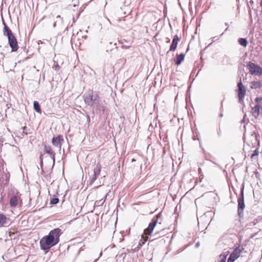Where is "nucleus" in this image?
<instances>
[{"label": "nucleus", "mask_w": 262, "mask_h": 262, "mask_svg": "<svg viewBox=\"0 0 262 262\" xmlns=\"http://www.w3.org/2000/svg\"><path fill=\"white\" fill-rule=\"evenodd\" d=\"M129 231L130 230H123V231H120L119 233L121 234V235L122 236H124V234L125 233V234H128L129 233Z\"/></svg>", "instance_id": "cd10ccee"}, {"label": "nucleus", "mask_w": 262, "mask_h": 262, "mask_svg": "<svg viewBox=\"0 0 262 262\" xmlns=\"http://www.w3.org/2000/svg\"><path fill=\"white\" fill-rule=\"evenodd\" d=\"M33 107H34V109L38 113H41V110L40 108V105L39 104V103L36 101H34L33 102Z\"/></svg>", "instance_id": "412c9836"}, {"label": "nucleus", "mask_w": 262, "mask_h": 262, "mask_svg": "<svg viewBox=\"0 0 262 262\" xmlns=\"http://www.w3.org/2000/svg\"><path fill=\"white\" fill-rule=\"evenodd\" d=\"M238 42L240 45L244 47H246L248 45V41L246 38H239L238 39Z\"/></svg>", "instance_id": "aec40b11"}, {"label": "nucleus", "mask_w": 262, "mask_h": 262, "mask_svg": "<svg viewBox=\"0 0 262 262\" xmlns=\"http://www.w3.org/2000/svg\"><path fill=\"white\" fill-rule=\"evenodd\" d=\"M241 123H244V122H245V119H244V118H243V119L241 120Z\"/></svg>", "instance_id": "c9c22d12"}, {"label": "nucleus", "mask_w": 262, "mask_h": 262, "mask_svg": "<svg viewBox=\"0 0 262 262\" xmlns=\"http://www.w3.org/2000/svg\"><path fill=\"white\" fill-rule=\"evenodd\" d=\"M255 101L257 103V104H259V103L262 101V97H257L255 98Z\"/></svg>", "instance_id": "bb28decb"}, {"label": "nucleus", "mask_w": 262, "mask_h": 262, "mask_svg": "<svg viewBox=\"0 0 262 262\" xmlns=\"http://www.w3.org/2000/svg\"><path fill=\"white\" fill-rule=\"evenodd\" d=\"M44 149L46 153L50 155V156L53 158V160L54 161L55 154L52 150L51 147L49 145H45Z\"/></svg>", "instance_id": "2eb2a0df"}, {"label": "nucleus", "mask_w": 262, "mask_h": 262, "mask_svg": "<svg viewBox=\"0 0 262 262\" xmlns=\"http://www.w3.org/2000/svg\"><path fill=\"white\" fill-rule=\"evenodd\" d=\"M4 35L8 37L9 44L11 48L12 51L15 52L18 49L17 39L13 34L11 30L7 26L6 24L4 22Z\"/></svg>", "instance_id": "f03ea898"}, {"label": "nucleus", "mask_w": 262, "mask_h": 262, "mask_svg": "<svg viewBox=\"0 0 262 262\" xmlns=\"http://www.w3.org/2000/svg\"><path fill=\"white\" fill-rule=\"evenodd\" d=\"M180 39L178 35H175L172 40L171 45L170 47L169 51H174L177 47L178 43V41H179Z\"/></svg>", "instance_id": "4468645a"}, {"label": "nucleus", "mask_w": 262, "mask_h": 262, "mask_svg": "<svg viewBox=\"0 0 262 262\" xmlns=\"http://www.w3.org/2000/svg\"><path fill=\"white\" fill-rule=\"evenodd\" d=\"M223 113H221V114H220V117H223Z\"/></svg>", "instance_id": "4c0bfd02"}, {"label": "nucleus", "mask_w": 262, "mask_h": 262, "mask_svg": "<svg viewBox=\"0 0 262 262\" xmlns=\"http://www.w3.org/2000/svg\"><path fill=\"white\" fill-rule=\"evenodd\" d=\"M19 202H21V194L17 192L16 194L11 196L10 199V205L12 208L16 207Z\"/></svg>", "instance_id": "0eeeda50"}, {"label": "nucleus", "mask_w": 262, "mask_h": 262, "mask_svg": "<svg viewBox=\"0 0 262 262\" xmlns=\"http://www.w3.org/2000/svg\"><path fill=\"white\" fill-rule=\"evenodd\" d=\"M39 158H40V159L41 160V162H42L43 155H40Z\"/></svg>", "instance_id": "473e14b6"}, {"label": "nucleus", "mask_w": 262, "mask_h": 262, "mask_svg": "<svg viewBox=\"0 0 262 262\" xmlns=\"http://www.w3.org/2000/svg\"><path fill=\"white\" fill-rule=\"evenodd\" d=\"M245 96L244 95H238L239 103H240L241 104H243L244 103V98Z\"/></svg>", "instance_id": "a878e982"}, {"label": "nucleus", "mask_w": 262, "mask_h": 262, "mask_svg": "<svg viewBox=\"0 0 262 262\" xmlns=\"http://www.w3.org/2000/svg\"><path fill=\"white\" fill-rule=\"evenodd\" d=\"M260 5L262 7V0H261V1H260Z\"/></svg>", "instance_id": "a19ab883"}, {"label": "nucleus", "mask_w": 262, "mask_h": 262, "mask_svg": "<svg viewBox=\"0 0 262 262\" xmlns=\"http://www.w3.org/2000/svg\"><path fill=\"white\" fill-rule=\"evenodd\" d=\"M59 202V200L57 198H52L50 200V204L52 205H55Z\"/></svg>", "instance_id": "b1692460"}, {"label": "nucleus", "mask_w": 262, "mask_h": 262, "mask_svg": "<svg viewBox=\"0 0 262 262\" xmlns=\"http://www.w3.org/2000/svg\"><path fill=\"white\" fill-rule=\"evenodd\" d=\"M217 134H218L219 136H221V130H220V129H219V130L217 131Z\"/></svg>", "instance_id": "72a5a7b5"}, {"label": "nucleus", "mask_w": 262, "mask_h": 262, "mask_svg": "<svg viewBox=\"0 0 262 262\" xmlns=\"http://www.w3.org/2000/svg\"><path fill=\"white\" fill-rule=\"evenodd\" d=\"M238 88V95H246V90L244 86V85L242 82L241 78H240L239 81L237 83Z\"/></svg>", "instance_id": "ddd939ff"}, {"label": "nucleus", "mask_w": 262, "mask_h": 262, "mask_svg": "<svg viewBox=\"0 0 262 262\" xmlns=\"http://www.w3.org/2000/svg\"><path fill=\"white\" fill-rule=\"evenodd\" d=\"M9 236L11 237V239H12V237H11L12 235H11V232H9Z\"/></svg>", "instance_id": "f704fd0d"}, {"label": "nucleus", "mask_w": 262, "mask_h": 262, "mask_svg": "<svg viewBox=\"0 0 262 262\" xmlns=\"http://www.w3.org/2000/svg\"><path fill=\"white\" fill-rule=\"evenodd\" d=\"M218 262H225L224 260H220Z\"/></svg>", "instance_id": "58836bf2"}, {"label": "nucleus", "mask_w": 262, "mask_h": 262, "mask_svg": "<svg viewBox=\"0 0 262 262\" xmlns=\"http://www.w3.org/2000/svg\"><path fill=\"white\" fill-rule=\"evenodd\" d=\"M249 70V72L252 75H256L258 76L262 75V68L258 65L249 61L247 66Z\"/></svg>", "instance_id": "423d86ee"}, {"label": "nucleus", "mask_w": 262, "mask_h": 262, "mask_svg": "<svg viewBox=\"0 0 262 262\" xmlns=\"http://www.w3.org/2000/svg\"><path fill=\"white\" fill-rule=\"evenodd\" d=\"M144 234L142 235V239H141L139 242L137 248H135V250H138L143 244H144L145 242L147 241L148 237H147V235H151V233L153 230H143Z\"/></svg>", "instance_id": "6e6552de"}, {"label": "nucleus", "mask_w": 262, "mask_h": 262, "mask_svg": "<svg viewBox=\"0 0 262 262\" xmlns=\"http://www.w3.org/2000/svg\"><path fill=\"white\" fill-rule=\"evenodd\" d=\"M84 100L86 104L90 106H94L100 102V98L98 92L88 90L85 94Z\"/></svg>", "instance_id": "7ed1b4c3"}, {"label": "nucleus", "mask_w": 262, "mask_h": 262, "mask_svg": "<svg viewBox=\"0 0 262 262\" xmlns=\"http://www.w3.org/2000/svg\"><path fill=\"white\" fill-rule=\"evenodd\" d=\"M261 83L259 81H254L251 82V88L252 89H259L261 87Z\"/></svg>", "instance_id": "a211bd4d"}, {"label": "nucleus", "mask_w": 262, "mask_h": 262, "mask_svg": "<svg viewBox=\"0 0 262 262\" xmlns=\"http://www.w3.org/2000/svg\"><path fill=\"white\" fill-rule=\"evenodd\" d=\"M63 141V136L61 135L57 136V137H53L52 140V143L53 145L59 148L60 149L61 147L62 143Z\"/></svg>", "instance_id": "1a4fd4ad"}, {"label": "nucleus", "mask_w": 262, "mask_h": 262, "mask_svg": "<svg viewBox=\"0 0 262 262\" xmlns=\"http://www.w3.org/2000/svg\"><path fill=\"white\" fill-rule=\"evenodd\" d=\"M259 107L260 105L259 104H256L255 106L252 107L251 113L255 118H257L259 115Z\"/></svg>", "instance_id": "dca6fc26"}, {"label": "nucleus", "mask_w": 262, "mask_h": 262, "mask_svg": "<svg viewBox=\"0 0 262 262\" xmlns=\"http://www.w3.org/2000/svg\"><path fill=\"white\" fill-rule=\"evenodd\" d=\"M244 184H243L242 185L241 188V192H240L238 198L237 199V202H238L237 212H238V215L240 217L243 216V211L245 207V202H244Z\"/></svg>", "instance_id": "20e7f679"}, {"label": "nucleus", "mask_w": 262, "mask_h": 262, "mask_svg": "<svg viewBox=\"0 0 262 262\" xmlns=\"http://www.w3.org/2000/svg\"><path fill=\"white\" fill-rule=\"evenodd\" d=\"M161 216V214L160 213L157 216L156 219H152L151 222L149 224L148 227L146 229H154L157 224H161L162 219Z\"/></svg>", "instance_id": "9d476101"}, {"label": "nucleus", "mask_w": 262, "mask_h": 262, "mask_svg": "<svg viewBox=\"0 0 262 262\" xmlns=\"http://www.w3.org/2000/svg\"><path fill=\"white\" fill-rule=\"evenodd\" d=\"M101 170V164L98 162L96 166V167L94 169V174L92 177V181L94 182L95 181L97 177L99 176Z\"/></svg>", "instance_id": "f8f14e48"}, {"label": "nucleus", "mask_w": 262, "mask_h": 262, "mask_svg": "<svg viewBox=\"0 0 262 262\" xmlns=\"http://www.w3.org/2000/svg\"><path fill=\"white\" fill-rule=\"evenodd\" d=\"M165 138H166V137L165 136ZM166 142V140L165 139L164 142Z\"/></svg>", "instance_id": "a18cd8bd"}, {"label": "nucleus", "mask_w": 262, "mask_h": 262, "mask_svg": "<svg viewBox=\"0 0 262 262\" xmlns=\"http://www.w3.org/2000/svg\"><path fill=\"white\" fill-rule=\"evenodd\" d=\"M241 251L242 250L240 248V247L238 246V247L235 248L231 254L234 257H235V258H237L239 256L240 253L241 252Z\"/></svg>", "instance_id": "6ab92c4d"}, {"label": "nucleus", "mask_w": 262, "mask_h": 262, "mask_svg": "<svg viewBox=\"0 0 262 262\" xmlns=\"http://www.w3.org/2000/svg\"><path fill=\"white\" fill-rule=\"evenodd\" d=\"M237 259L234 257L233 255H232L231 254L229 255V257H228L227 259V262H233L234 260Z\"/></svg>", "instance_id": "393cba45"}, {"label": "nucleus", "mask_w": 262, "mask_h": 262, "mask_svg": "<svg viewBox=\"0 0 262 262\" xmlns=\"http://www.w3.org/2000/svg\"><path fill=\"white\" fill-rule=\"evenodd\" d=\"M116 230H115V231L114 232V234L116 233Z\"/></svg>", "instance_id": "de8ad7c7"}, {"label": "nucleus", "mask_w": 262, "mask_h": 262, "mask_svg": "<svg viewBox=\"0 0 262 262\" xmlns=\"http://www.w3.org/2000/svg\"><path fill=\"white\" fill-rule=\"evenodd\" d=\"M200 245V243L199 242H198L196 244H195V248H198Z\"/></svg>", "instance_id": "2f4dec72"}, {"label": "nucleus", "mask_w": 262, "mask_h": 262, "mask_svg": "<svg viewBox=\"0 0 262 262\" xmlns=\"http://www.w3.org/2000/svg\"><path fill=\"white\" fill-rule=\"evenodd\" d=\"M61 230H51L48 235L43 236L40 241L41 249L48 251L51 247L57 245L59 242Z\"/></svg>", "instance_id": "f257e3e1"}, {"label": "nucleus", "mask_w": 262, "mask_h": 262, "mask_svg": "<svg viewBox=\"0 0 262 262\" xmlns=\"http://www.w3.org/2000/svg\"><path fill=\"white\" fill-rule=\"evenodd\" d=\"M225 26H227V27H228V26H229V25H228V24L227 23H226L225 24Z\"/></svg>", "instance_id": "79ce46f5"}, {"label": "nucleus", "mask_w": 262, "mask_h": 262, "mask_svg": "<svg viewBox=\"0 0 262 262\" xmlns=\"http://www.w3.org/2000/svg\"><path fill=\"white\" fill-rule=\"evenodd\" d=\"M228 30V27L225 29V31H226Z\"/></svg>", "instance_id": "c03bdc74"}, {"label": "nucleus", "mask_w": 262, "mask_h": 262, "mask_svg": "<svg viewBox=\"0 0 262 262\" xmlns=\"http://www.w3.org/2000/svg\"><path fill=\"white\" fill-rule=\"evenodd\" d=\"M198 171H199V173H200L201 171V168H199L198 169Z\"/></svg>", "instance_id": "e433bc0d"}, {"label": "nucleus", "mask_w": 262, "mask_h": 262, "mask_svg": "<svg viewBox=\"0 0 262 262\" xmlns=\"http://www.w3.org/2000/svg\"><path fill=\"white\" fill-rule=\"evenodd\" d=\"M166 39H167V42H169L170 41V39L169 38H167Z\"/></svg>", "instance_id": "ea45409f"}, {"label": "nucleus", "mask_w": 262, "mask_h": 262, "mask_svg": "<svg viewBox=\"0 0 262 262\" xmlns=\"http://www.w3.org/2000/svg\"><path fill=\"white\" fill-rule=\"evenodd\" d=\"M4 170L3 168V162L0 161V174L2 173V170Z\"/></svg>", "instance_id": "c756f323"}, {"label": "nucleus", "mask_w": 262, "mask_h": 262, "mask_svg": "<svg viewBox=\"0 0 262 262\" xmlns=\"http://www.w3.org/2000/svg\"><path fill=\"white\" fill-rule=\"evenodd\" d=\"M173 228V229H175L176 227H175V226H174Z\"/></svg>", "instance_id": "49530a36"}, {"label": "nucleus", "mask_w": 262, "mask_h": 262, "mask_svg": "<svg viewBox=\"0 0 262 262\" xmlns=\"http://www.w3.org/2000/svg\"><path fill=\"white\" fill-rule=\"evenodd\" d=\"M226 257H227L226 255L221 254L220 255V259L224 260V261H225L226 262Z\"/></svg>", "instance_id": "c85d7f7f"}, {"label": "nucleus", "mask_w": 262, "mask_h": 262, "mask_svg": "<svg viewBox=\"0 0 262 262\" xmlns=\"http://www.w3.org/2000/svg\"><path fill=\"white\" fill-rule=\"evenodd\" d=\"M185 55L183 53H181L178 55L176 59L175 60V63L177 66L180 64L181 62L184 60Z\"/></svg>", "instance_id": "f3484780"}, {"label": "nucleus", "mask_w": 262, "mask_h": 262, "mask_svg": "<svg viewBox=\"0 0 262 262\" xmlns=\"http://www.w3.org/2000/svg\"><path fill=\"white\" fill-rule=\"evenodd\" d=\"M216 37H213L212 38H213V39H215V38H216ZM213 41H214V40H212V42H213Z\"/></svg>", "instance_id": "37998d69"}, {"label": "nucleus", "mask_w": 262, "mask_h": 262, "mask_svg": "<svg viewBox=\"0 0 262 262\" xmlns=\"http://www.w3.org/2000/svg\"><path fill=\"white\" fill-rule=\"evenodd\" d=\"M10 223V218L4 213H0V227H4Z\"/></svg>", "instance_id": "9b49d317"}, {"label": "nucleus", "mask_w": 262, "mask_h": 262, "mask_svg": "<svg viewBox=\"0 0 262 262\" xmlns=\"http://www.w3.org/2000/svg\"><path fill=\"white\" fill-rule=\"evenodd\" d=\"M105 201V200L103 199H100V200H97L95 203V206H101L104 204Z\"/></svg>", "instance_id": "4be33fe9"}, {"label": "nucleus", "mask_w": 262, "mask_h": 262, "mask_svg": "<svg viewBox=\"0 0 262 262\" xmlns=\"http://www.w3.org/2000/svg\"><path fill=\"white\" fill-rule=\"evenodd\" d=\"M213 214V213L212 211H208L199 217H198L199 226L200 227L201 224H202L203 225H206L207 224L208 226L205 228V229H207L208 226L211 222V217Z\"/></svg>", "instance_id": "39448f33"}, {"label": "nucleus", "mask_w": 262, "mask_h": 262, "mask_svg": "<svg viewBox=\"0 0 262 262\" xmlns=\"http://www.w3.org/2000/svg\"><path fill=\"white\" fill-rule=\"evenodd\" d=\"M123 239H120V242L122 241Z\"/></svg>", "instance_id": "09e8293b"}, {"label": "nucleus", "mask_w": 262, "mask_h": 262, "mask_svg": "<svg viewBox=\"0 0 262 262\" xmlns=\"http://www.w3.org/2000/svg\"><path fill=\"white\" fill-rule=\"evenodd\" d=\"M258 148H257L256 149H255L253 151V153L251 154V158L252 159H255V158L256 157H257V156H258Z\"/></svg>", "instance_id": "5701e85b"}, {"label": "nucleus", "mask_w": 262, "mask_h": 262, "mask_svg": "<svg viewBox=\"0 0 262 262\" xmlns=\"http://www.w3.org/2000/svg\"><path fill=\"white\" fill-rule=\"evenodd\" d=\"M252 136L253 135H254V137L255 138V140L256 141H257L258 142H259V140L258 139V137L259 136L258 135H257L256 133H254L252 135Z\"/></svg>", "instance_id": "7c9ffc66"}]
</instances>
